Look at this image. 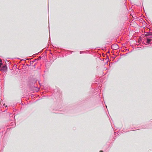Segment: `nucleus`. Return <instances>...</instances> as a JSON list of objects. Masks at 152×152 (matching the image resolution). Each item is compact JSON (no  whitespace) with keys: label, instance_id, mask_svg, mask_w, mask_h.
Masks as SVG:
<instances>
[{"label":"nucleus","instance_id":"1","mask_svg":"<svg viewBox=\"0 0 152 152\" xmlns=\"http://www.w3.org/2000/svg\"><path fill=\"white\" fill-rule=\"evenodd\" d=\"M111 47L113 50H117L119 48L118 46L116 44H114L112 45Z\"/></svg>","mask_w":152,"mask_h":152},{"label":"nucleus","instance_id":"2","mask_svg":"<svg viewBox=\"0 0 152 152\" xmlns=\"http://www.w3.org/2000/svg\"><path fill=\"white\" fill-rule=\"evenodd\" d=\"M7 66L6 65L3 66L0 69V71H2L3 72L6 71L7 70Z\"/></svg>","mask_w":152,"mask_h":152},{"label":"nucleus","instance_id":"3","mask_svg":"<svg viewBox=\"0 0 152 152\" xmlns=\"http://www.w3.org/2000/svg\"><path fill=\"white\" fill-rule=\"evenodd\" d=\"M145 36H148L152 35V32L149 31V32H145Z\"/></svg>","mask_w":152,"mask_h":152},{"label":"nucleus","instance_id":"4","mask_svg":"<svg viewBox=\"0 0 152 152\" xmlns=\"http://www.w3.org/2000/svg\"><path fill=\"white\" fill-rule=\"evenodd\" d=\"M152 41V39L150 38H147V43L148 44H149Z\"/></svg>","mask_w":152,"mask_h":152},{"label":"nucleus","instance_id":"5","mask_svg":"<svg viewBox=\"0 0 152 152\" xmlns=\"http://www.w3.org/2000/svg\"><path fill=\"white\" fill-rule=\"evenodd\" d=\"M1 62H2L0 58V67H1L2 64Z\"/></svg>","mask_w":152,"mask_h":152},{"label":"nucleus","instance_id":"6","mask_svg":"<svg viewBox=\"0 0 152 152\" xmlns=\"http://www.w3.org/2000/svg\"><path fill=\"white\" fill-rule=\"evenodd\" d=\"M80 54H81L82 53H83L84 52L83 51H80Z\"/></svg>","mask_w":152,"mask_h":152},{"label":"nucleus","instance_id":"7","mask_svg":"<svg viewBox=\"0 0 152 152\" xmlns=\"http://www.w3.org/2000/svg\"><path fill=\"white\" fill-rule=\"evenodd\" d=\"M100 152H103L102 151H100Z\"/></svg>","mask_w":152,"mask_h":152},{"label":"nucleus","instance_id":"8","mask_svg":"<svg viewBox=\"0 0 152 152\" xmlns=\"http://www.w3.org/2000/svg\"><path fill=\"white\" fill-rule=\"evenodd\" d=\"M41 58V57H40V56L39 57V58Z\"/></svg>","mask_w":152,"mask_h":152},{"label":"nucleus","instance_id":"9","mask_svg":"<svg viewBox=\"0 0 152 152\" xmlns=\"http://www.w3.org/2000/svg\"><path fill=\"white\" fill-rule=\"evenodd\" d=\"M106 108H107V106L106 105Z\"/></svg>","mask_w":152,"mask_h":152}]
</instances>
